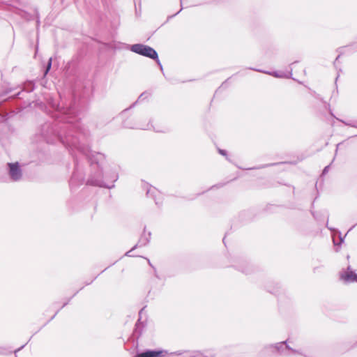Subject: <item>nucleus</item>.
I'll return each instance as SVG.
<instances>
[{
    "mask_svg": "<svg viewBox=\"0 0 357 357\" xmlns=\"http://www.w3.org/2000/svg\"><path fill=\"white\" fill-rule=\"evenodd\" d=\"M86 107V99L79 96L75 91L62 104L52 98L49 99L44 106V111L52 121L41 125L39 135L47 144L61 143L72 156L74 169L69 181L71 190L82 185L85 181L84 162L89 163L91 168L86 185L112 189L119 174L112 170L104 175L102 165L105 155L93 152L91 149L90 132L81 123V114Z\"/></svg>",
    "mask_w": 357,
    "mask_h": 357,
    "instance_id": "f257e3e1",
    "label": "nucleus"
},
{
    "mask_svg": "<svg viewBox=\"0 0 357 357\" xmlns=\"http://www.w3.org/2000/svg\"><path fill=\"white\" fill-rule=\"evenodd\" d=\"M289 339H287L275 344H266L259 351V355L260 356H266L270 354H278L284 357H289L292 354H299L307 357L301 350L291 347L289 344Z\"/></svg>",
    "mask_w": 357,
    "mask_h": 357,
    "instance_id": "f03ea898",
    "label": "nucleus"
},
{
    "mask_svg": "<svg viewBox=\"0 0 357 357\" xmlns=\"http://www.w3.org/2000/svg\"><path fill=\"white\" fill-rule=\"evenodd\" d=\"M128 49L137 54L151 59L157 58V55L158 54L154 48L142 43L130 45Z\"/></svg>",
    "mask_w": 357,
    "mask_h": 357,
    "instance_id": "7ed1b4c3",
    "label": "nucleus"
},
{
    "mask_svg": "<svg viewBox=\"0 0 357 357\" xmlns=\"http://www.w3.org/2000/svg\"><path fill=\"white\" fill-rule=\"evenodd\" d=\"M7 174L12 181L17 182L22 177V169L18 162H8L6 164Z\"/></svg>",
    "mask_w": 357,
    "mask_h": 357,
    "instance_id": "20e7f679",
    "label": "nucleus"
},
{
    "mask_svg": "<svg viewBox=\"0 0 357 357\" xmlns=\"http://www.w3.org/2000/svg\"><path fill=\"white\" fill-rule=\"evenodd\" d=\"M233 263L232 266L245 275H250L255 271L253 266L245 259L235 257L233 260Z\"/></svg>",
    "mask_w": 357,
    "mask_h": 357,
    "instance_id": "39448f33",
    "label": "nucleus"
},
{
    "mask_svg": "<svg viewBox=\"0 0 357 357\" xmlns=\"http://www.w3.org/2000/svg\"><path fill=\"white\" fill-rule=\"evenodd\" d=\"M167 354L168 351L163 349H145L142 351H137L133 357H165Z\"/></svg>",
    "mask_w": 357,
    "mask_h": 357,
    "instance_id": "423d86ee",
    "label": "nucleus"
},
{
    "mask_svg": "<svg viewBox=\"0 0 357 357\" xmlns=\"http://www.w3.org/2000/svg\"><path fill=\"white\" fill-rule=\"evenodd\" d=\"M340 278L344 283L357 282V273L349 265L347 269H343L340 272Z\"/></svg>",
    "mask_w": 357,
    "mask_h": 357,
    "instance_id": "0eeeda50",
    "label": "nucleus"
},
{
    "mask_svg": "<svg viewBox=\"0 0 357 357\" xmlns=\"http://www.w3.org/2000/svg\"><path fill=\"white\" fill-rule=\"evenodd\" d=\"M35 83L33 81H28L26 82L22 86L20 91H17V93H13L11 95V97L14 98H18L19 99H23L24 98V93H31L34 91L35 89Z\"/></svg>",
    "mask_w": 357,
    "mask_h": 357,
    "instance_id": "6e6552de",
    "label": "nucleus"
},
{
    "mask_svg": "<svg viewBox=\"0 0 357 357\" xmlns=\"http://www.w3.org/2000/svg\"><path fill=\"white\" fill-rule=\"evenodd\" d=\"M122 126L125 128L129 129H142V130H149L150 129L149 123L146 124L144 126H140L136 122H134L131 119H123L122 121Z\"/></svg>",
    "mask_w": 357,
    "mask_h": 357,
    "instance_id": "1a4fd4ad",
    "label": "nucleus"
},
{
    "mask_svg": "<svg viewBox=\"0 0 357 357\" xmlns=\"http://www.w3.org/2000/svg\"><path fill=\"white\" fill-rule=\"evenodd\" d=\"M146 227L144 228V232L142 234L139 240L138 241L137 244H139L138 247H142L146 245L151 239V233L149 231L147 234L145 231Z\"/></svg>",
    "mask_w": 357,
    "mask_h": 357,
    "instance_id": "9d476101",
    "label": "nucleus"
},
{
    "mask_svg": "<svg viewBox=\"0 0 357 357\" xmlns=\"http://www.w3.org/2000/svg\"><path fill=\"white\" fill-rule=\"evenodd\" d=\"M144 327V324L141 321V319L139 318L136 322L133 330V335L137 338V340H138L142 335Z\"/></svg>",
    "mask_w": 357,
    "mask_h": 357,
    "instance_id": "9b49d317",
    "label": "nucleus"
},
{
    "mask_svg": "<svg viewBox=\"0 0 357 357\" xmlns=\"http://www.w3.org/2000/svg\"><path fill=\"white\" fill-rule=\"evenodd\" d=\"M344 47H354V51H357V42L356 43H353L352 45H348V46H346V47H339L337 50V52H339V54L337 55V56L335 58L334 62H333V66L334 67L337 69V63L338 62V60L340 59V56L343 54V52H342V50L344 48Z\"/></svg>",
    "mask_w": 357,
    "mask_h": 357,
    "instance_id": "f8f14e48",
    "label": "nucleus"
},
{
    "mask_svg": "<svg viewBox=\"0 0 357 357\" xmlns=\"http://www.w3.org/2000/svg\"><path fill=\"white\" fill-rule=\"evenodd\" d=\"M273 284V287L271 286H266V289L267 291L270 292L272 294L277 295L280 293V290L281 289V284L279 282H272Z\"/></svg>",
    "mask_w": 357,
    "mask_h": 357,
    "instance_id": "ddd939ff",
    "label": "nucleus"
},
{
    "mask_svg": "<svg viewBox=\"0 0 357 357\" xmlns=\"http://www.w3.org/2000/svg\"><path fill=\"white\" fill-rule=\"evenodd\" d=\"M145 94H146V92L142 93V94L138 97L137 100L135 102H133V103H132V104L129 107H128V108H126V109H123V111L119 114V115H120L122 118H123V116H125V114L127 113V112H128V110H130V109L133 108V107L137 105V102H138V101H141L142 100H143V99H144V98H146V96L144 97V96H145Z\"/></svg>",
    "mask_w": 357,
    "mask_h": 357,
    "instance_id": "4468645a",
    "label": "nucleus"
},
{
    "mask_svg": "<svg viewBox=\"0 0 357 357\" xmlns=\"http://www.w3.org/2000/svg\"><path fill=\"white\" fill-rule=\"evenodd\" d=\"M248 69L251 70H254V71H256V72L262 73H264V74H266V75H272V76H273L275 77H282V76L278 73V71L271 72V71L264 70H261V69L255 68H252V67L248 68Z\"/></svg>",
    "mask_w": 357,
    "mask_h": 357,
    "instance_id": "2eb2a0df",
    "label": "nucleus"
},
{
    "mask_svg": "<svg viewBox=\"0 0 357 357\" xmlns=\"http://www.w3.org/2000/svg\"><path fill=\"white\" fill-rule=\"evenodd\" d=\"M52 65V58L50 57L47 62V64L43 67V77H46L48 73L50 72Z\"/></svg>",
    "mask_w": 357,
    "mask_h": 357,
    "instance_id": "dca6fc26",
    "label": "nucleus"
},
{
    "mask_svg": "<svg viewBox=\"0 0 357 357\" xmlns=\"http://www.w3.org/2000/svg\"><path fill=\"white\" fill-rule=\"evenodd\" d=\"M279 164H280L279 162L267 163V164L260 165H258V166L250 167V168H248V169H250V170H251V169H264V168H266V167H272V166H275V165H278Z\"/></svg>",
    "mask_w": 357,
    "mask_h": 357,
    "instance_id": "f3484780",
    "label": "nucleus"
},
{
    "mask_svg": "<svg viewBox=\"0 0 357 357\" xmlns=\"http://www.w3.org/2000/svg\"><path fill=\"white\" fill-rule=\"evenodd\" d=\"M79 291H77L74 295L71 297V298H69L66 302L63 303V304L62 305V306L61 307V308L58 309L57 311L55 312V314L51 317V319L48 321V322H50V321H52L55 317L56 315L59 313V312L60 311L61 309H62L63 307H66L68 303L70 301L71 298L75 296L77 293H78Z\"/></svg>",
    "mask_w": 357,
    "mask_h": 357,
    "instance_id": "a211bd4d",
    "label": "nucleus"
},
{
    "mask_svg": "<svg viewBox=\"0 0 357 357\" xmlns=\"http://www.w3.org/2000/svg\"><path fill=\"white\" fill-rule=\"evenodd\" d=\"M202 351L204 354V357H216L215 354L213 353L211 349H206Z\"/></svg>",
    "mask_w": 357,
    "mask_h": 357,
    "instance_id": "6ab92c4d",
    "label": "nucleus"
},
{
    "mask_svg": "<svg viewBox=\"0 0 357 357\" xmlns=\"http://www.w3.org/2000/svg\"><path fill=\"white\" fill-rule=\"evenodd\" d=\"M337 120L339 121L342 122L345 126L357 128V125L354 121H344V120H342V119H337Z\"/></svg>",
    "mask_w": 357,
    "mask_h": 357,
    "instance_id": "aec40b11",
    "label": "nucleus"
},
{
    "mask_svg": "<svg viewBox=\"0 0 357 357\" xmlns=\"http://www.w3.org/2000/svg\"><path fill=\"white\" fill-rule=\"evenodd\" d=\"M218 152L221 155L225 156L227 160H228L229 162H231V159L228 156L227 150L218 148Z\"/></svg>",
    "mask_w": 357,
    "mask_h": 357,
    "instance_id": "412c9836",
    "label": "nucleus"
},
{
    "mask_svg": "<svg viewBox=\"0 0 357 357\" xmlns=\"http://www.w3.org/2000/svg\"><path fill=\"white\" fill-rule=\"evenodd\" d=\"M185 0H180V3H181V9L175 14L174 15H169L167 17V22H168L169 20H171L172 18H173L174 17H175L176 15H178L183 9V3H185Z\"/></svg>",
    "mask_w": 357,
    "mask_h": 357,
    "instance_id": "4be33fe9",
    "label": "nucleus"
},
{
    "mask_svg": "<svg viewBox=\"0 0 357 357\" xmlns=\"http://www.w3.org/2000/svg\"><path fill=\"white\" fill-rule=\"evenodd\" d=\"M151 186H150V187L147 189V190H146V195H147L148 197H153V199H155V197H154V195H153L154 190H155V189L154 188V190H152L151 189ZM155 204H157V205L158 204V202L156 200H155Z\"/></svg>",
    "mask_w": 357,
    "mask_h": 357,
    "instance_id": "5701e85b",
    "label": "nucleus"
},
{
    "mask_svg": "<svg viewBox=\"0 0 357 357\" xmlns=\"http://www.w3.org/2000/svg\"><path fill=\"white\" fill-rule=\"evenodd\" d=\"M339 233H340V241L339 242H336V241H333V243H334V245L335 246H338V247H340L342 245V244L344 243V237H342L341 236V233L340 231H337Z\"/></svg>",
    "mask_w": 357,
    "mask_h": 357,
    "instance_id": "b1692460",
    "label": "nucleus"
},
{
    "mask_svg": "<svg viewBox=\"0 0 357 357\" xmlns=\"http://www.w3.org/2000/svg\"><path fill=\"white\" fill-rule=\"evenodd\" d=\"M153 60L156 62L157 65L159 66L160 70L162 73L163 75H165L164 70H163V67H162V63H161V62H160V61L159 59L158 54L157 55V58L153 59Z\"/></svg>",
    "mask_w": 357,
    "mask_h": 357,
    "instance_id": "393cba45",
    "label": "nucleus"
},
{
    "mask_svg": "<svg viewBox=\"0 0 357 357\" xmlns=\"http://www.w3.org/2000/svg\"><path fill=\"white\" fill-rule=\"evenodd\" d=\"M48 155H49V154L47 152H44L42 153L41 155H38V159L41 162H45L47 159Z\"/></svg>",
    "mask_w": 357,
    "mask_h": 357,
    "instance_id": "a878e982",
    "label": "nucleus"
},
{
    "mask_svg": "<svg viewBox=\"0 0 357 357\" xmlns=\"http://www.w3.org/2000/svg\"><path fill=\"white\" fill-rule=\"evenodd\" d=\"M139 244H135L130 250L126 252L125 255L128 257H133L131 252L138 248Z\"/></svg>",
    "mask_w": 357,
    "mask_h": 357,
    "instance_id": "bb28decb",
    "label": "nucleus"
},
{
    "mask_svg": "<svg viewBox=\"0 0 357 357\" xmlns=\"http://www.w3.org/2000/svg\"><path fill=\"white\" fill-rule=\"evenodd\" d=\"M331 163H330L328 165L326 166V167L323 169V170H322V172H321V176H324L325 175H326V174H328V171H329V169H330V167H331Z\"/></svg>",
    "mask_w": 357,
    "mask_h": 357,
    "instance_id": "cd10ccee",
    "label": "nucleus"
},
{
    "mask_svg": "<svg viewBox=\"0 0 357 357\" xmlns=\"http://www.w3.org/2000/svg\"><path fill=\"white\" fill-rule=\"evenodd\" d=\"M193 355L190 357H204V354L202 351H193Z\"/></svg>",
    "mask_w": 357,
    "mask_h": 357,
    "instance_id": "c85d7f7f",
    "label": "nucleus"
},
{
    "mask_svg": "<svg viewBox=\"0 0 357 357\" xmlns=\"http://www.w3.org/2000/svg\"><path fill=\"white\" fill-rule=\"evenodd\" d=\"M27 343L23 344L22 346H21L20 347H19L18 349H15L13 353L15 354V357H17V353L18 351H20L21 349H22L26 345ZM13 351H10L9 354H12Z\"/></svg>",
    "mask_w": 357,
    "mask_h": 357,
    "instance_id": "c756f323",
    "label": "nucleus"
},
{
    "mask_svg": "<svg viewBox=\"0 0 357 357\" xmlns=\"http://www.w3.org/2000/svg\"><path fill=\"white\" fill-rule=\"evenodd\" d=\"M228 79L225 80L222 84L221 86L216 90L215 93H218L221 88H226L227 86H226V83L227 82Z\"/></svg>",
    "mask_w": 357,
    "mask_h": 357,
    "instance_id": "7c9ffc66",
    "label": "nucleus"
},
{
    "mask_svg": "<svg viewBox=\"0 0 357 357\" xmlns=\"http://www.w3.org/2000/svg\"><path fill=\"white\" fill-rule=\"evenodd\" d=\"M183 351H174V352H172L170 354L171 355H176V356H180L181 354H183Z\"/></svg>",
    "mask_w": 357,
    "mask_h": 357,
    "instance_id": "2f4dec72",
    "label": "nucleus"
},
{
    "mask_svg": "<svg viewBox=\"0 0 357 357\" xmlns=\"http://www.w3.org/2000/svg\"><path fill=\"white\" fill-rule=\"evenodd\" d=\"M6 349L3 347H0V355H6Z\"/></svg>",
    "mask_w": 357,
    "mask_h": 357,
    "instance_id": "473e14b6",
    "label": "nucleus"
},
{
    "mask_svg": "<svg viewBox=\"0 0 357 357\" xmlns=\"http://www.w3.org/2000/svg\"><path fill=\"white\" fill-rule=\"evenodd\" d=\"M154 270V275L155 278H157L158 279H160V276L158 275V273H157V271L156 269H153Z\"/></svg>",
    "mask_w": 357,
    "mask_h": 357,
    "instance_id": "72a5a7b5",
    "label": "nucleus"
},
{
    "mask_svg": "<svg viewBox=\"0 0 357 357\" xmlns=\"http://www.w3.org/2000/svg\"><path fill=\"white\" fill-rule=\"evenodd\" d=\"M247 213H248V212H247V211H242V212L240 213V217L244 216V215H245Z\"/></svg>",
    "mask_w": 357,
    "mask_h": 357,
    "instance_id": "f704fd0d",
    "label": "nucleus"
},
{
    "mask_svg": "<svg viewBox=\"0 0 357 357\" xmlns=\"http://www.w3.org/2000/svg\"><path fill=\"white\" fill-rule=\"evenodd\" d=\"M291 76H292V68H291L290 72H289V76H288L287 77L291 78Z\"/></svg>",
    "mask_w": 357,
    "mask_h": 357,
    "instance_id": "c9c22d12",
    "label": "nucleus"
},
{
    "mask_svg": "<svg viewBox=\"0 0 357 357\" xmlns=\"http://www.w3.org/2000/svg\"><path fill=\"white\" fill-rule=\"evenodd\" d=\"M148 263H149V266H150L151 267H152L153 269H155V268L152 265V264L151 263V261H150V260H149V259H148Z\"/></svg>",
    "mask_w": 357,
    "mask_h": 357,
    "instance_id": "e433bc0d",
    "label": "nucleus"
},
{
    "mask_svg": "<svg viewBox=\"0 0 357 357\" xmlns=\"http://www.w3.org/2000/svg\"><path fill=\"white\" fill-rule=\"evenodd\" d=\"M93 281V280H91V282L86 281V282L85 283V284H86V285H89V284H90Z\"/></svg>",
    "mask_w": 357,
    "mask_h": 357,
    "instance_id": "4c0bfd02",
    "label": "nucleus"
},
{
    "mask_svg": "<svg viewBox=\"0 0 357 357\" xmlns=\"http://www.w3.org/2000/svg\"><path fill=\"white\" fill-rule=\"evenodd\" d=\"M298 63V61H294V62H292V63L290 64V66H293V65H294V64H295V63Z\"/></svg>",
    "mask_w": 357,
    "mask_h": 357,
    "instance_id": "58836bf2",
    "label": "nucleus"
},
{
    "mask_svg": "<svg viewBox=\"0 0 357 357\" xmlns=\"http://www.w3.org/2000/svg\"><path fill=\"white\" fill-rule=\"evenodd\" d=\"M326 227H328V229L331 231H333L334 229L332 228V227H329L328 225H326Z\"/></svg>",
    "mask_w": 357,
    "mask_h": 357,
    "instance_id": "ea45409f",
    "label": "nucleus"
},
{
    "mask_svg": "<svg viewBox=\"0 0 357 357\" xmlns=\"http://www.w3.org/2000/svg\"><path fill=\"white\" fill-rule=\"evenodd\" d=\"M356 225H357V223H356V224H355L354 225H353V226L350 228V229H349V231L351 230L354 227H355V226H356Z\"/></svg>",
    "mask_w": 357,
    "mask_h": 357,
    "instance_id": "a19ab883",
    "label": "nucleus"
},
{
    "mask_svg": "<svg viewBox=\"0 0 357 357\" xmlns=\"http://www.w3.org/2000/svg\"><path fill=\"white\" fill-rule=\"evenodd\" d=\"M12 91H13L12 89H9L8 91H6V93L8 94V93L12 92Z\"/></svg>",
    "mask_w": 357,
    "mask_h": 357,
    "instance_id": "79ce46f5",
    "label": "nucleus"
},
{
    "mask_svg": "<svg viewBox=\"0 0 357 357\" xmlns=\"http://www.w3.org/2000/svg\"><path fill=\"white\" fill-rule=\"evenodd\" d=\"M135 8H137V7L135 6ZM136 13L139 14V12H138L137 8H136Z\"/></svg>",
    "mask_w": 357,
    "mask_h": 357,
    "instance_id": "37998d69",
    "label": "nucleus"
},
{
    "mask_svg": "<svg viewBox=\"0 0 357 357\" xmlns=\"http://www.w3.org/2000/svg\"><path fill=\"white\" fill-rule=\"evenodd\" d=\"M135 8H137V7L135 6ZM136 13L139 14V12H138L137 8H136Z\"/></svg>",
    "mask_w": 357,
    "mask_h": 357,
    "instance_id": "c03bdc74",
    "label": "nucleus"
},
{
    "mask_svg": "<svg viewBox=\"0 0 357 357\" xmlns=\"http://www.w3.org/2000/svg\"><path fill=\"white\" fill-rule=\"evenodd\" d=\"M337 146H338V145L337 146V148H336V149H335V154H336V153H337Z\"/></svg>",
    "mask_w": 357,
    "mask_h": 357,
    "instance_id": "a18cd8bd",
    "label": "nucleus"
},
{
    "mask_svg": "<svg viewBox=\"0 0 357 357\" xmlns=\"http://www.w3.org/2000/svg\"><path fill=\"white\" fill-rule=\"evenodd\" d=\"M139 8H141V2L140 1L139 3Z\"/></svg>",
    "mask_w": 357,
    "mask_h": 357,
    "instance_id": "49530a36",
    "label": "nucleus"
},
{
    "mask_svg": "<svg viewBox=\"0 0 357 357\" xmlns=\"http://www.w3.org/2000/svg\"><path fill=\"white\" fill-rule=\"evenodd\" d=\"M143 309L140 310L139 314L142 313Z\"/></svg>",
    "mask_w": 357,
    "mask_h": 357,
    "instance_id": "de8ad7c7",
    "label": "nucleus"
},
{
    "mask_svg": "<svg viewBox=\"0 0 357 357\" xmlns=\"http://www.w3.org/2000/svg\"><path fill=\"white\" fill-rule=\"evenodd\" d=\"M335 160V157L333 158L331 163Z\"/></svg>",
    "mask_w": 357,
    "mask_h": 357,
    "instance_id": "09e8293b",
    "label": "nucleus"
},
{
    "mask_svg": "<svg viewBox=\"0 0 357 357\" xmlns=\"http://www.w3.org/2000/svg\"><path fill=\"white\" fill-rule=\"evenodd\" d=\"M355 136L357 137V134Z\"/></svg>",
    "mask_w": 357,
    "mask_h": 357,
    "instance_id": "8fccbe9b",
    "label": "nucleus"
}]
</instances>
